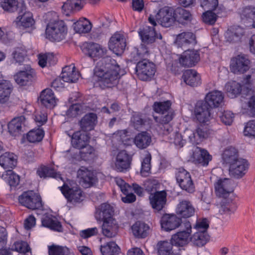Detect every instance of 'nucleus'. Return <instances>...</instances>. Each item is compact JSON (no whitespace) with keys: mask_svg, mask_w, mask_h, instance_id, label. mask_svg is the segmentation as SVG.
Masks as SVG:
<instances>
[{"mask_svg":"<svg viewBox=\"0 0 255 255\" xmlns=\"http://www.w3.org/2000/svg\"><path fill=\"white\" fill-rule=\"evenodd\" d=\"M132 157L128 154L126 150L120 151L117 155L115 162L116 170L119 172H123L130 168Z\"/></svg>","mask_w":255,"mask_h":255,"instance_id":"nucleus-24","label":"nucleus"},{"mask_svg":"<svg viewBox=\"0 0 255 255\" xmlns=\"http://www.w3.org/2000/svg\"><path fill=\"white\" fill-rule=\"evenodd\" d=\"M166 196L167 193L164 190L150 193L149 199L152 207L158 211L161 210L166 204Z\"/></svg>","mask_w":255,"mask_h":255,"instance_id":"nucleus-26","label":"nucleus"},{"mask_svg":"<svg viewBox=\"0 0 255 255\" xmlns=\"http://www.w3.org/2000/svg\"><path fill=\"white\" fill-rule=\"evenodd\" d=\"M218 8V11H219L220 13L218 14L214 9H209V10L203 13L202 15V19L203 21L208 24L213 25L214 24L217 20V17H221L223 16V13H225V8L223 7H221V6H217V8Z\"/></svg>","mask_w":255,"mask_h":255,"instance_id":"nucleus-38","label":"nucleus"},{"mask_svg":"<svg viewBox=\"0 0 255 255\" xmlns=\"http://www.w3.org/2000/svg\"><path fill=\"white\" fill-rule=\"evenodd\" d=\"M132 142L139 149H145L150 145L151 137L150 134L146 131H142L135 135Z\"/></svg>","mask_w":255,"mask_h":255,"instance_id":"nucleus-43","label":"nucleus"},{"mask_svg":"<svg viewBox=\"0 0 255 255\" xmlns=\"http://www.w3.org/2000/svg\"><path fill=\"white\" fill-rule=\"evenodd\" d=\"M24 1L21 0L18 1L17 0H0V5L5 11L13 12L17 10H20V3Z\"/></svg>","mask_w":255,"mask_h":255,"instance_id":"nucleus-48","label":"nucleus"},{"mask_svg":"<svg viewBox=\"0 0 255 255\" xmlns=\"http://www.w3.org/2000/svg\"><path fill=\"white\" fill-rule=\"evenodd\" d=\"M190 240L196 246L202 247L209 241V236L207 232H196Z\"/></svg>","mask_w":255,"mask_h":255,"instance_id":"nucleus-49","label":"nucleus"},{"mask_svg":"<svg viewBox=\"0 0 255 255\" xmlns=\"http://www.w3.org/2000/svg\"><path fill=\"white\" fill-rule=\"evenodd\" d=\"M242 102L249 115L251 117L255 116V95L254 91L248 88L246 89L242 94Z\"/></svg>","mask_w":255,"mask_h":255,"instance_id":"nucleus-25","label":"nucleus"},{"mask_svg":"<svg viewBox=\"0 0 255 255\" xmlns=\"http://www.w3.org/2000/svg\"><path fill=\"white\" fill-rule=\"evenodd\" d=\"M175 20L180 23H184L185 21H191L192 15L189 11L181 7H177L174 10Z\"/></svg>","mask_w":255,"mask_h":255,"instance_id":"nucleus-53","label":"nucleus"},{"mask_svg":"<svg viewBox=\"0 0 255 255\" xmlns=\"http://www.w3.org/2000/svg\"><path fill=\"white\" fill-rule=\"evenodd\" d=\"M230 68L235 74H243L250 68V60L244 55H239L231 59Z\"/></svg>","mask_w":255,"mask_h":255,"instance_id":"nucleus-15","label":"nucleus"},{"mask_svg":"<svg viewBox=\"0 0 255 255\" xmlns=\"http://www.w3.org/2000/svg\"><path fill=\"white\" fill-rule=\"evenodd\" d=\"M92 29V23L88 20L85 19L74 23V29L79 33H86Z\"/></svg>","mask_w":255,"mask_h":255,"instance_id":"nucleus-55","label":"nucleus"},{"mask_svg":"<svg viewBox=\"0 0 255 255\" xmlns=\"http://www.w3.org/2000/svg\"><path fill=\"white\" fill-rule=\"evenodd\" d=\"M175 178L179 187L188 193L195 191V186L189 172L182 167L176 169Z\"/></svg>","mask_w":255,"mask_h":255,"instance_id":"nucleus-9","label":"nucleus"},{"mask_svg":"<svg viewBox=\"0 0 255 255\" xmlns=\"http://www.w3.org/2000/svg\"><path fill=\"white\" fill-rule=\"evenodd\" d=\"M67 27L62 20H51L47 24L46 37L51 41L59 42L65 37Z\"/></svg>","mask_w":255,"mask_h":255,"instance_id":"nucleus-3","label":"nucleus"},{"mask_svg":"<svg viewBox=\"0 0 255 255\" xmlns=\"http://www.w3.org/2000/svg\"><path fill=\"white\" fill-rule=\"evenodd\" d=\"M114 213V207L107 203L101 204L96 208L95 217L97 221H109L113 218Z\"/></svg>","mask_w":255,"mask_h":255,"instance_id":"nucleus-19","label":"nucleus"},{"mask_svg":"<svg viewBox=\"0 0 255 255\" xmlns=\"http://www.w3.org/2000/svg\"><path fill=\"white\" fill-rule=\"evenodd\" d=\"M25 118L24 116L15 118L8 124V129L10 134L12 136H17L20 134L22 131V125L24 124Z\"/></svg>","mask_w":255,"mask_h":255,"instance_id":"nucleus-44","label":"nucleus"},{"mask_svg":"<svg viewBox=\"0 0 255 255\" xmlns=\"http://www.w3.org/2000/svg\"><path fill=\"white\" fill-rule=\"evenodd\" d=\"M214 133L215 131L211 129L209 126L205 124H201L189 136V138L190 142L193 144H198L203 139L208 138Z\"/></svg>","mask_w":255,"mask_h":255,"instance_id":"nucleus-13","label":"nucleus"},{"mask_svg":"<svg viewBox=\"0 0 255 255\" xmlns=\"http://www.w3.org/2000/svg\"><path fill=\"white\" fill-rule=\"evenodd\" d=\"M195 209L191 202L188 200H182L177 205L176 213L179 218H188L195 214Z\"/></svg>","mask_w":255,"mask_h":255,"instance_id":"nucleus-29","label":"nucleus"},{"mask_svg":"<svg viewBox=\"0 0 255 255\" xmlns=\"http://www.w3.org/2000/svg\"><path fill=\"white\" fill-rule=\"evenodd\" d=\"M79 75L75 66L70 65L63 68L61 78L64 82L75 83L78 80Z\"/></svg>","mask_w":255,"mask_h":255,"instance_id":"nucleus-42","label":"nucleus"},{"mask_svg":"<svg viewBox=\"0 0 255 255\" xmlns=\"http://www.w3.org/2000/svg\"><path fill=\"white\" fill-rule=\"evenodd\" d=\"M78 177L80 178V182L85 188H88L93 185L96 182V177L94 173L87 169H80L78 171Z\"/></svg>","mask_w":255,"mask_h":255,"instance_id":"nucleus-35","label":"nucleus"},{"mask_svg":"<svg viewBox=\"0 0 255 255\" xmlns=\"http://www.w3.org/2000/svg\"><path fill=\"white\" fill-rule=\"evenodd\" d=\"M36 74L33 69L29 67L25 70H21L14 75L15 82L20 86H29L35 80Z\"/></svg>","mask_w":255,"mask_h":255,"instance_id":"nucleus-16","label":"nucleus"},{"mask_svg":"<svg viewBox=\"0 0 255 255\" xmlns=\"http://www.w3.org/2000/svg\"><path fill=\"white\" fill-rule=\"evenodd\" d=\"M82 7L81 0H67L64 3L62 8L63 13L69 16L70 14L80 10Z\"/></svg>","mask_w":255,"mask_h":255,"instance_id":"nucleus-46","label":"nucleus"},{"mask_svg":"<svg viewBox=\"0 0 255 255\" xmlns=\"http://www.w3.org/2000/svg\"><path fill=\"white\" fill-rule=\"evenodd\" d=\"M149 52V51L148 50V48L143 47L140 44L138 48L134 47L133 48L130 53V56L132 60L137 61L145 54H148Z\"/></svg>","mask_w":255,"mask_h":255,"instance_id":"nucleus-59","label":"nucleus"},{"mask_svg":"<svg viewBox=\"0 0 255 255\" xmlns=\"http://www.w3.org/2000/svg\"><path fill=\"white\" fill-rule=\"evenodd\" d=\"M118 224L114 219L105 221L103 223L102 233L108 238L115 237L118 234Z\"/></svg>","mask_w":255,"mask_h":255,"instance_id":"nucleus-40","label":"nucleus"},{"mask_svg":"<svg viewBox=\"0 0 255 255\" xmlns=\"http://www.w3.org/2000/svg\"><path fill=\"white\" fill-rule=\"evenodd\" d=\"M148 21L153 26L156 25V21H157L163 27H170L175 21L174 10L171 7L164 6L160 9L155 16L150 14Z\"/></svg>","mask_w":255,"mask_h":255,"instance_id":"nucleus-5","label":"nucleus"},{"mask_svg":"<svg viewBox=\"0 0 255 255\" xmlns=\"http://www.w3.org/2000/svg\"><path fill=\"white\" fill-rule=\"evenodd\" d=\"M171 242L167 241L160 242L157 244L159 255H169L172 252V246Z\"/></svg>","mask_w":255,"mask_h":255,"instance_id":"nucleus-58","label":"nucleus"},{"mask_svg":"<svg viewBox=\"0 0 255 255\" xmlns=\"http://www.w3.org/2000/svg\"><path fill=\"white\" fill-rule=\"evenodd\" d=\"M245 135L255 137V120L250 121L247 123L244 129Z\"/></svg>","mask_w":255,"mask_h":255,"instance_id":"nucleus-64","label":"nucleus"},{"mask_svg":"<svg viewBox=\"0 0 255 255\" xmlns=\"http://www.w3.org/2000/svg\"><path fill=\"white\" fill-rule=\"evenodd\" d=\"M61 191L68 202L79 203L83 200V192L77 184L72 186L64 184Z\"/></svg>","mask_w":255,"mask_h":255,"instance_id":"nucleus-14","label":"nucleus"},{"mask_svg":"<svg viewBox=\"0 0 255 255\" xmlns=\"http://www.w3.org/2000/svg\"><path fill=\"white\" fill-rule=\"evenodd\" d=\"M156 71L155 65L148 60L143 59L137 62L135 67L136 73L139 79L148 81L151 79Z\"/></svg>","mask_w":255,"mask_h":255,"instance_id":"nucleus-10","label":"nucleus"},{"mask_svg":"<svg viewBox=\"0 0 255 255\" xmlns=\"http://www.w3.org/2000/svg\"><path fill=\"white\" fill-rule=\"evenodd\" d=\"M42 224L51 230L58 232H63V227L57 219L46 217L42 220Z\"/></svg>","mask_w":255,"mask_h":255,"instance_id":"nucleus-51","label":"nucleus"},{"mask_svg":"<svg viewBox=\"0 0 255 255\" xmlns=\"http://www.w3.org/2000/svg\"><path fill=\"white\" fill-rule=\"evenodd\" d=\"M21 9L19 10V15L14 21L16 27L19 28H26L32 27L35 21L33 18L32 13L26 11V5L24 1L20 3Z\"/></svg>","mask_w":255,"mask_h":255,"instance_id":"nucleus-12","label":"nucleus"},{"mask_svg":"<svg viewBox=\"0 0 255 255\" xmlns=\"http://www.w3.org/2000/svg\"><path fill=\"white\" fill-rule=\"evenodd\" d=\"M85 54L91 58H100L104 56L106 49L97 43L90 42L87 43L83 48Z\"/></svg>","mask_w":255,"mask_h":255,"instance_id":"nucleus-30","label":"nucleus"},{"mask_svg":"<svg viewBox=\"0 0 255 255\" xmlns=\"http://www.w3.org/2000/svg\"><path fill=\"white\" fill-rule=\"evenodd\" d=\"M225 89L229 96L232 98H234L240 94L242 95L244 91L245 92L246 91V89L243 90L242 92V86L241 84L236 81H232L227 83L225 85Z\"/></svg>","mask_w":255,"mask_h":255,"instance_id":"nucleus-52","label":"nucleus"},{"mask_svg":"<svg viewBox=\"0 0 255 255\" xmlns=\"http://www.w3.org/2000/svg\"><path fill=\"white\" fill-rule=\"evenodd\" d=\"M102 70L109 71H116L120 72V66L116 60L111 56L103 57L96 67Z\"/></svg>","mask_w":255,"mask_h":255,"instance_id":"nucleus-33","label":"nucleus"},{"mask_svg":"<svg viewBox=\"0 0 255 255\" xmlns=\"http://www.w3.org/2000/svg\"><path fill=\"white\" fill-rule=\"evenodd\" d=\"M17 164V156L13 153L6 152L0 156V165L4 169L13 168Z\"/></svg>","mask_w":255,"mask_h":255,"instance_id":"nucleus-45","label":"nucleus"},{"mask_svg":"<svg viewBox=\"0 0 255 255\" xmlns=\"http://www.w3.org/2000/svg\"><path fill=\"white\" fill-rule=\"evenodd\" d=\"M12 90L13 86L9 81L0 80V104H4L8 101Z\"/></svg>","mask_w":255,"mask_h":255,"instance_id":"nucleus-39","label":"nucleus"},{"mask_svg":"<svg viewBox=\"0 0 255 255\" xmlns=\"http://www.w3.org/2000/svg\"><path fill=\"white\" fill-rule=\"evenodd\" d=\"M212 108L204 100L197 103L195 114L197 120L200 123H205L210 120L211 117Z\"/></svg>","mask_w":255,"mask_h":255,"instance_id":"nucleus-17","label":"nucleus"},{"mask_svg":"<svg viewBox=\"0 0 255 255\" xmlns=\"http://www.w3.org/2000/svg\"><path fill=\"white\" fill-rule=\"evenodd\" d=\"M101 252L102 255H118L120 252V248L115 242H110L101 246Z\"/></svg>","mask_w":255,"mask_h":255,"instance_id":"nucleus-54","label":"nucleus"},{"mask_svg":"<svg viewBox=\"0 0 255 255\" xmlns=\"http://www.w3.org/2000/svg\"><path fill=\"white\" fill-rule=\"evenodd\" d=\"M222 157L224 163L229 165L240 158L238 149L233 146L227 147L223 151Z\"/></svg>","mask_w":255,"mask_h":255,"instance_id":"nucleus-47","label":"nucleus"},{"mask_svg":"<svg viewBox=\"0 0 255 255\" xmlns=\"http://www.w3.org/2000/svg\"><path fill=\"white\" fill-rule=\"evenodd\" d=\"M161 227L165 231L173 230L181 225V219L175 214H164L160 220Z\"/></svg>","mask_w":255,"mask_h":255,"instance_id":"nucleus-21","label":"nucleus"},{"mask_svg":"<svg viewBox=\"0 0 255 255\" xmlns=\"http://www.w3.org/2000/svg\"><path fill=\"white\" fill-rule=\"evenodd\" d=\"M242 22L249 29H255V6L248 5L243 8L241 12Z\"/></svg>","mask_w":255,"mask_h":255,"instance_id":"nucleus-23","label":"nucleus"},{"mask_svg":"<svg viewBox=\"0 0 255 255\" xmlns=\"http://www.w3.org/2000/svg\"><path fill=\"white\" fill-rule=\"evenodd\" d=\"M200 60V54L198 51L185 50L179 59L180 63L185 67H192Z\"/></svg>","mask_w":255,"mask_h":255,"instance_id":"nucleus-27","label":"nucleus"},{"mask_svg":"<svg viewBox=\"0 0 255 255\" xmlns=\"http://www.w3.org/2000/svg\"><path fill=\"white\" fill-rule=\"evenodd\" d=\"M97 120L96 114L93 113L87 114L80 121L81 129L85 132L93 129L96 124Z\"/></svg>","mask_w":255,"mask_h":255,"instance_id":"nucleus-37","label":"nucleus"},{"mask_svg":"<svg viewBox=\"0 0 255 255\" xmlns=\"http://www.w3.org/2000/svg\"><path fill=\"white\" fill-rule=\"evenodd\" d=\"M184 82L191 87H196L201 83L199 74L194 70H185L182 75Z\"/></svg>","mask_w":255,"mask_h":255,"instance_id":"nucleus-36","label":"nucleus"},{"mask_svg":"<svg viewBox=\"0 0 255 255\" xmlns=\"http://www.w3.org/2000/svg\"><path fill=\"white\" fill-rule=\"evenodd\" d=\"M192 158L195 164L206 166L212 160V156L207 150L197 146L193 150Z\"/></svg>","mask_w":255,"mask_h":255,"instance_id":"nucleus-22","label":"nucleus"},{"mask_svg":"<svg viewBox=\"0 0 255 255\" xmlns=\"http://www.w3.org/2000/svg\"><path fill=\"white\" fill-rule=\"evenodd\" d=\"M94 73L98 77L99 85L102 88H112L116 85L120 78V72L102 70V69L95 68Z\"/></svg>","mask_w":255,"mask_h":255,"instance_id":"nucleus-6","label":"nucleus"},{"mask_svg":"<svg viewBox=\"0 0 255 255\" xmlns=\"http://www.w3.org/2000/svg\"><path fill=\"white\" fill-rule=\"evenodd\" d=\"M18 202L22 206L32 210L41 209L43 207L40 196L32 190L23 192L19 196Z\"/></svg>","mask_w":255,"mask_h":255,"instance_id":"nucleus-7","label":"nucleus"},{"mask_svg":"<svg viewBox=\"0 0 255 255\" xmlns=\"http://www.w3.org/2000/svg\"><path fill=\"white\" fill-rule=\"evenodd\" d=\"M131 229L133 235L137 239L145 238L148 236L150 231L149 225L141 221L136 222L132 225Z\"/></svg>","mask_w":255,"mask_h":255,"instance_id":"nucleus-34","label":"nucleus"},{"mask_svg":"<svg viewBox=\"0 0 255 255\" xmlns=\"http://www.w3.org/2000/svg\"><path fill=\"white\" fill-rule=\"evenodd\" d=\"M12 55L15 62L21 64L27 56V50L24 46L20 45L14 49Z\"/></svg>","mask_w":255,"mask_h":255,"instance_id":"nucleus-56","label":"nucleus"},{"mask_svg":"<svg viewBox=\"0 0 255 255\" xmlns=\"http://www.w3.org/2000/svg\"><path fill=\"white\" fill-rule=\"evenodd\" d=\"M44 131L43 129L38 128L29 131L27 134V139L30 142H39L43 139Z\"/></svg>","mask_w":255,"mask_h":255,"instance_id":"nucleus-57","label":"nucleus"},{"mask_svg":"<svg viewBox=\"0 0 255 255\" xmlns=\"http://www.w3.org/2000/svg\"><path fill=\"white\" fill-rule=\"evenodd\" d=\"M37 175L40 178L52 177L55 179H62L61 174L56 172L52 168L42 165L37 170Z\"/></svg>","mask_w":255,"mask_h":255,"instance_id":"nucleus-50","label":"nucleus"},{"mask_svg":"<svg viewBox=\"0 0 255 255\" xmlns=\"http://www.w3.org/2000/svg\"><path fill=\"white\" fill-rule=\"evenodd\" d=\"M172 103L170 100L164 102H155L153 105V109L157 113L159 114L158 116H153L155 122L158 126H162L161 128L163 129V133L166 134L172 130V127L169 125L174 116V112L171 109Z\"/></svg>","mask_w":255,"mask_h":255,"instance_id":"nucleus-1","label":"nucleus"},{"mask_svg":"<svg viewBox=\"0 0 255 255\" xmlns=\"http://www.w3.org/2000/svg\"><path fill=\"white\" fill-rule=\"evenodd\" d=\"M134 128L138 129L145 124V120L143 118L142 114L139 113H134L130 120Z\"/></svg>","mask_w":255,"mask_h":255,"instance_id":"nucleus-62","label":"nucleus"},{"mask_svg":"<svg viewBox=\"0 0 255 255\" xmlns=\"http://www.w3.org/2000/svg\"><path fill=\"white\" fill-rule=\"evenodd\" d=\"M69 250L66 247L52 245L48 246L49 255H68Z\"/></svg>","mask_w":255,"mask_h":255,"instance_id":"nucleus-60","label":"nucleus"},{"mask_svg":"<svg viewBox=\"0 0 255 255\" xmlns=\"http://www.w3.org/2000/svg\"><path fill=\"white\" fill-rule=\"evenodd\" d=\"M142 43L141 45L148 48V50L153 48V45L156 39H161L162 35L158 34L153 27L145 25L138 31Z\"/></svg>","mask_w":255,"mask_h":255,"instance_id":"nucleus-8","label":"nucleus"},{"mask_svg":"<svg viewBox=\"0 0 255 255\" xmlns=\"http://www.w3.org/2000/svg\"><path fill=\"white\" fill-rule=\"evenodd\" d=\"M175 43L181 47L193 46L197 43L196 35L191 32H182L177 35Z\"/></svg>","mask_w":255,"mask_h":255,"instance_id":"nucleus-28","label":"nucleus"},{"mask_svg":"<svg viewBox=\"0 0 255 255\" xmlns=\"http://www.w3.org/2000/svg\"><path fill=\"white\" fill-rule=\"evenodd\" d=\"M249 165L247 160L240 158L229 165V173L236 178H241L246 174Z\"/></svg>","mask_w":255,"mask_h":255,"instance_id":"nucleus-18","label":"nucleus"},{"mask_svg":"<svg viewBox=\"0 0 255 255\" xmlns=\"http://www.w3.org/2000/svg\"><path fill=\"white\" fill-rule=\"evenodd\" d=\"M151 159L150 153L147 152L141 162V174L142 176H146L149 173L151 169Z\"/></svg>","mask_w":255,"mask_h":255,"instance_id":"nucleus-61","label":"nucleus"},{"mask_svg":"<svg viewBox=\"0 0 255 255\" xmlns=\"http://www.w3.org/2000/svg\"><path fill=\"white\" fill-rule=\"evenodd\" d=\"M109 49L117 54L123 53L126 46L124 36L116 32L110 38L108 43Z\"/></svg>","mask_w":255,"mask_h":255,"instance_id":"nucleus-20","label":"nucleus"},{"mask_svg":"<svg viewBox=\"0 0 255 255\" xmlns=\"http://www.w3.org/2000/svg\"><path fill=\"white\" fill-rule=\"evenodd\" d=\"M184 228L172 236L170 242L173 245L183 247L188 244L192 232L191 224L189 222L183 224Z\"/></svg>","mask_w":255,"mask_h":255,"instance_id":"nucleus-11","label":"nucleus"},{"mask_svg":"<svg viewBox=\"0 0 255 255\" xmlns=\"http://www.w3.org/2000/svg\"><path fill=\"white\" fill-rule=\"evenodd\" d=\"M219 118L223 124L226 126H230L233 122L234 115L231 111H227L222 113Z\"/></svg>","mask_w":255,"mask_h":255,"instance_id":"nucleus-63","label":"nucleus"},{"mask_svg":"<svg viewBox=\"0 0 255 255\" xmlns=\"http://www.w3.org/2000/svg\"><path fill=\"white\" fill-rule=\"evenodd\" d=\"M245 34L244 29L239 26H231L225 33L227 41L230 43L240 42Z\"/></svg>","mask_w":255,"mask_h":255,"instance_id":"nucleus-31","label":"nucleus"},{"mask_svg":"<svg viewBox=\"0 0 255 255\" xmlns=\"http://www.w3.org/2000/svg\"><path fill=\"white\" fill-rule=\"evenodd\" d=\"M224 95L223 93L218 90L209 92L205 98V101L212 109L221 106L224 102Z\"/></svg>","mask_w":255,"mask_h":255,"instance_id":"nucleus-32","label":"nucleus"},{"mask_svg":"<svg viewBox=\"0 0 255 255\" xmlns=\"http://www.w3.org/2000/svg\"><path fill=\"white\" fill-rule=\"evenodd\" d=\"M90 136L89 134L84 131H77L72 136L71 143L76 148L81 149L79 154L81 158L84 160L89 159L94 151L93 148L89 145Z\"/></svg>","mask_w":255,"mask_h":255,"instance_id":"nucleus-2","label":"nucleus"},{"mask_svg":"<svg viewBox=\"0 0 255 255\" xmlns=\"http://www.w3.org/2000/svg\"><path fill=\"white\" fill-rule=\"evenodd\" d=\"M39 98L41 104L47 108H53L56 105V99L53 91L50 89L43 90Z\"/></svg>","mask_w":255,"mask_h":255,"instance_id":"nucleus-41","label":"nucleus"},{"mask_svg":"<svg viewBox=\"0 0 255 255\" xmlns=\"http://www.w3.org/2000/svg\"><path fill=\"white\" fill-rule=\"evenodd\" d=\"M215 193L217 196L224 198L225 201H222V203L224 206V210L230 211V207L228 206L229 204L230 200H227L226 198L229 195L233 192L235 184L234 181L230 179L224 178V179H220L217 182L215 185Z\"/></svg>","mask_w":255,"mask_h":255,"instance_id":"nucleus-4","label":"nucleus"}]
</instances>
